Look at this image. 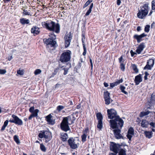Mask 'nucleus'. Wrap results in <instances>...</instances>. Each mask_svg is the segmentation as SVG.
Instances as JSON below:
<instances>
[{"label":"nucleus","instance_id":"1","mask_svg":"<svg viewBox=\"0 0 155 155\" xmlns=\"http://www.w3.org/2000/svg\"><path fill=\"white\" fill-rule=\"evenodd\" d=\"M109 122L110 127V129L111 130V128L114 129L113 132L116 139H123V137L120 133L124 124L123 120L120 116H117L116 118L110 120Z\"/></svg>","mask_w":155,"mask_h":155},{"label":"nucleus","instance_id":"2","mask_svg":"<svg viewBox=\"0 0 155 155\" xmlns=\"http://www.w3.org/2000/svg\"><path fill=\"white\" fill-rule=\"evenodd\" d=\"M42 26L50 31L55 32L59 33L60 31V25L58 23H55L51 20H48L46 21L41 22Z\"/></svg>","mask_w":155,"mask_h":155},{"label":"nucleus","instance_id":"3","mask_svg":"<svg viewBox=\"0 0 155 155\" xmlns=\"http://www.w3.org/2000/svg\"><path fill=\"white\" fill-rule=\"evenodd\" d=\"M50 38H45L43 39V42L45 44V46L49 52H51L52 51L54 50L56 48V41L54 40L56 36L53 33H50Z\"/></svg>","mask_w":155,"mask_h":155},{"label":"nucleus","instance_id":"4","mask_svg":"<svg viewBox=\"0 0 155 155\" xmlns=\"http://www.w3.org/2000/svg\"><path fill=\"white\" fill-rule=\"evenodd\" d=\"M149 3L147 2L140 6V9L138 11L137 14L138 18L143 19L147 15L149 9Z\"/></svg>","mask_w":155,"mask_h":155},{"label":"nucleus","instance_id":"5","mask_svg":"<svg viewBox=\"0 0 155 155\" xmlns=\"http://www.w3.org/2000/svg\"><path fill=\"white\" fill-rule=\"evenodd\" d=\"M38 137L40 138H44L45 139V142L46 143L50 141L52 137L51 132L45 130L40 131L38 134Z\"/></svg>","mask_w":155,"mask_h":155},{"label":"nucleus","instance_id":"6","mask_svg":"<svg viewBox=\"0 0 155 155\" xmlns=\"http://www.w3.org/2000/svg\"><path fill=\"white\" fill-rule=\"evenodd\" d=\"M71 51L67 50L64 51L61 54L59 60L62 63H66L69 61L71 59Z\"/></svg>","mask_w":155,"mask_h":155},{"label":"nucleus","instance_id":"7","mask_svg":"<svg viewBox=\"0 0 155 155\" xmlns=\"http://www.w3.org/2000/svg\"><path fill=\"white\" fill-rule=\"evenodd\" d=\"M69 125H70L68 124V122L63 118L60 124V127L62 130L67 132L70 130Z\"/></svg>","mask_w":155,"mask_h":155},{"label":"nucleus","instance_id":"8","mask_svg":"<svg viewBox=\"0 0 155 155\" xmlns=\"http://www.w3.org/2000/svg\"><path fill=\"white\" fill-rule=\"evenodd\" d=\"M107 111L108 118L111 120L116 118L117 116H119L117 115V111L113 109H108Z\"/></svg>","mask_w":155,"mask_h":155},{"label":"nucleus","instance_id":"9","mask_svg":"<svg viewBox=\"0 0 155 155\" xmlns=\"http://www.w3.org/2000/svg\"><path fill=\"white\" fill-rule=\"evenodd\" d=\"M29 111L31 113L28 118L29 120H31L32 118L34 117H37L38 116V113L39 111L38 109L35 110V107L34 106L30 107L29 109Z\"/></svg>","mask_w":155,"mask_h":155},{"label":"nucleus","instance_id":"10","mask_svg":"<svg viewBox=\"0 0 155 155\" xmlns=\"http://www.w3.org/2000/svg\"><path fill=\"white\" fill-rule=\"evenodd\" d=\"M13 119H10L9 121L11 123H15L18 125H22L23 124L22 121L17 116L12 114V116Z\"/></svg>","mask_w":155,"mask_h":155},{"label":"nucleus","instance_id":"11","mask_svg":"<svg viewBox=\"0 0 155 155\" xmlns=\"http://www.w3.org/2000/svg\"><path fill=\"white\" fill-rule=\"evenodd\" d=\"M97 119L98 120V124L97 125V128L100 130L103 127V117L102 114L100 113H98L96 115Z\"/></svg>","mask_w":155,"mask_h":155},{"label":"nucleus","instance_id":"12","mask_svg":"<svg viewBox=\"0 0 155 155\" xmlns=\"http://www.w3.org/2000/svg\"><path fill=\"white\" fill-rule=\"evenodd\" d=\"M120 145L119 144L113 142H111L110 145V150L116 154H117L120 150Z\"/></svg>","mask_w":155,"mask_h":155},{"label":"nucleus","instance_id":"13","mask_svg":"<svg viewBox=\"0 0 155 155\" xmlns=\"http://www.w3.org/2000/svg\"><path fill=\"white\" fill-rule=\"evenodd\" d=\"M77 115L75 114H73L67 117H64L63 118L68 122V124L70 125L74 123L76 119L75 116L77 117Z\"/></svg>","mask_w":155,"mask_h":155},{"label":"nucleus","instance_id":"14","mask_svg":"<svg viewBox=\"0 0 155 155\" xmlns=\"http://www.w3.org/2000/svg\"><path fill=\"white\" fill-rule=\"evenodd\" d=\"M64 38L65 41V47L67 48L69 46L72 39V35L71 32H70L68 34L65 35Z\"/></svg>","mask_w":155,"mask_h":155},{"label":"nucleus","instance_id":"15","mask_svg":"<svg viewBox=\"0 0 155 155\" xmlns=\"http://www.w3.org/2000/svg\"><path fill=\"white\" fill-rule=\"evenodd\" d=\"M124 56L122 55L120 58H118L119 63H120V70L124 71L125 70V66L126 64V61L124 59Z\"/></svg>","mask_w":155,"mask_h":155},{"label":"nucleus","instance_id":"16","mask_svg":"<svg viewBox=\"0 0 155 155\" xmlns=\"http://www.w3.org/2000/svg\"><path fill=\"white\" fill-rule=\"evenodd\" d=\"M110 93L108 91L104 92V97L105 101V104L107 105H108L112 100L111 99L110 97Z\"/></svg>","mask_w":155,"mask_h":155},{"label":"nucleus","instance_id":"17","mask_svg":"<svg viewBox=\"0 0 155 155\" xmlns=\"http://www.w3.org/2000/svg\"><path fill=\"white\" fill-rule=\"evenodd\" d=\"M147 35V34L143 33L140 35L135 34L133 36V38L134 39L137 40L138 43H140V42L143 40V38L146 37Z\"/></svg>","mask_w":155,"mask_h":155},{"label":"nucleus","instance_id":"18","mask_svg":"<svg viewBox=\"0 0 155 155\" xmlns=\"http://www.w3.org/2000/svg\"><path fill=\"white\" fill-rule=\"evenodd\" d=\"M31 32L33 36H36L40 33V28L36 25L33 26L31 29Z\"/></svg>","mask_w":155,"mask_h":155},{"label":"nucleus","instance_id":"19","mask_svg":"<svg viewBox=\"0 0 155 155\" xmlns=\"http://www.w3.org/2000/svg\"><path fill=\"white\" fill-rule=\"evenodd\" d=\"M74 140H75L73 137L70 138L68 140V145L72 149H75L77 147V144L75 143Z\"/></svg>","mask_w":155,"mask_h":155},{"label":"nucleus","instance_id":"20","mask_svg":"<svg viewBox=\"0 0 155 155\" xmlns=\"http://www.w3.org/2000/svg\"><path fill=\"white\" fill-rule=\"evenodd\" d=\"M145 47V44L144 42H142L140 43L137 47L136 51V52L138 54H140Z\"/></svg>","mask_w":155,"mask_h":155},{"label":"nucleus","instance_id":"21","mask_svg":"<svg viewBox=\"0 0 155 155\" xmlns=\"http://www.w3.org/2000/svg\"><path fill=\"white\" fill-rule=\"evenodd\" d=\"M134 130L132 127H130L128 129L127 131V137L130 140H131L132 135H134Z\"/></svg>","mask_w":155,"mask_h":155},{"label":"nucleus","instance_id":"22","mask_svg":"<svg viewBox=\"0 0 155 155\" xmlns=\"http://www.w3.org/2000/svg\"><path fill=\"white\" fill-rule=\"evenodd\" d=\"M52 116L51 114L45 117V120L48 122V124L51 125H53L55 123L54 120L52 119Z\"/></svg>","mask_w":155,"mask_h":155},{"label":"nucleus","instance_id":"23","mask_svg":"<svg viewBox=\"0 0 155 155\" xmlns=\"http://www.w3.org/2000/svg\"><path fill=\"white\" fill-rule=\"evenodd\" d=\"M141 76V74H139L135 76L134 81L136 85H138L142 81V78Z\"/></svg>","mask_w":155,"mask_h":155},{"label":"nucleus","instance_id":"24","mask_svg":"<svg viewBox=\"0 0 155 155\" xmlns=\"http://www.w3.org/2000/svg\"><path fill=\"white\" fill-rule=\"evenodd\" d=\"M61 139L63 142H65L67 141L68 138V134L66 133H62L61 134Z\"/></svg>","mask_w":155,"mask_h":155},{"label":"nucleus","instance_id":"25","mask_svg":"<svg viewBox=\"0 0 155 155\" xmlns=\"http://www.w3.org/2000/svg\"><path fill=\"white\" fill-rule=\"evenodd\" d=\"M29 22V20L25 18H21L20 19V22L22 25H24L25 24H28Z\"/></svg>","mask_w":155,"mask_h":155},{"label":"nucleus","instance_id":"26","mask_svg":"<svg viewBox=\"0 0 155 155\" xmlns=\"http://www.w3.org/2000/svg\"><path fill=\"white\" fill-rule=\"evenodd\" d=\"M144 133V134L147 138L150 139L152 137L153 133L151 131H145Z\"/></svg>","mask_w":155,"mask_h":155},{"label":"nucleus","instance_id":"27","mask_svg":"<svg viewBox=\"0 0 155 155\" xmlns=\"http://www.w3.org/2000/svg\"><path fill=\"white\" fill-rule=\"evenodd\" d=\"M63 67V66L61 67H57L56 68H55L54 72H53L51 75V77H54V76L60 70V68H62Z\"/></svg>","mask_w":155,"mask_h":155},{"label":"nucleus","instance_id":"28","mask_svg":"<svg viewBox=\"0 0 155 155\" xmlns=\"http://www.w3.org/2000/svg\"><path fill=\"white\" fill-rule=\"evenodd\" d=\"M131 66L132 67V69L134 70V73H137L139 72L138 69L137 68V66L135 64H132Z\"/></svg>","mask_w":155,"mask_h":155},{"label":"nucleus","instance_id":"29","mask_svg":"<svg viewBox=\"0 0 155 155\" xmlns=\"http://www.w3.org/2000/svg\"><path fill=\"white\" fill-rule=\"evenodd\" d=\"M150 112L148 110L146 112L143 111L140 113L139 114V117H142L145 116L149 114Z\"/></svg>","mask_w":155,"mask_h":155},{"label":"nucleus","instance_id":"30","mask_svg":"<svg viewBox=\"0 0 155 155\" xmlns=\"http://www.w3.org/2000/svg\"><path fill=\"white\" fill-rule=\"evenodd\" d=\"M148 125V121L145 120H143L142 121L141 126L143 127H147Z\"/></svg>","mask_w":155,"mask_h":155},{"label":"nucleus","instance_id":"31","mask_svg":"<svg viewBox=\"0 0 155 155\" xmlns=\"http://www.w3.org/2000/svg\"><path fill=\"white\" fill-rule=\"evenodd\" d=\"M93 6V3H91L90 6L88 10L87 11L85 15V16H87L89 15L92 11V9Z\"/></svg>","mask_w":155,"mask_h":155},{"label":"nucleus","instance_id":"32","mask_svg":"<svg viewBox=\"0 0 155 155\" xmlns=\"http://www.w3.org/2000/svg\"><path fill=\"white\" fill-rule=\"evenodd\" d=\"M125 149H120L118 152V155H127Z\"/></svg>","mask_w":155,"mask_h":155},{"label":"nucleus","instance_id":"33","mask_svg":"<svg viewBox=\"0 0 155 155\" xmlns=\"http://www.w3.org/2000/svg\"><path fill=\"white\" fill-rule=\"evenodd\" d=\"M8 122V120H6L4 123V124L2 126L1 129V131H2L4 130L5 129V127L7 126Z\"/></svg>","mask_w":155,"mask_h":155},{"label":"nucleus","instance_id":"34","mask_svg":"<svg viewBox=\"0 0 155 155\" xmlns=\"http://www.w3.org/2000/svg\"><path fill=\"white\" fill-rule=\"evenodd\" d=\"M126 87L124 86L120 85V89L121 90V92L124 93L125 94H128V93L125 91Z\"/></svg>","mask_w":155,"mask_h":155},{"label":"nucleus","instance_id":"35","mask_svg":"<svg viewBox=\"0 0 155 155\" xmlns=\"http://www.w3.org/2000/svg\"><path fill=\"white\" fill-rule=\"evenodd\" d=\"M147 63L151 66L152 65L153 66L154 63V60L152 59H149L147 61Z\"/></svg>","mask_w":155,"mask_h":155},{"label":"nucleus","instance_id":"36","mask_svg":"<svg viewBox=\"0 0 155 155\" xmlns=\"http://www.w3.org/2000/svg\"><path fill=\"white\" fill-rule=\"evenodd\" d=\"M13 139L14 140L17 144H18L20 143V141L19 140L18 137V136L17 135H15L14 136Z\"/></svg>","mask_w":155,"mask_h":155},{"label":"nucleus","instance_id":"37","mask_svg":"<svg viewBox=\"0 0 155 155\" xmlns=\"http://www.w3.org/2000/svg\"><path fill=\"white\" fill-rule=\"evenodd\" d=\"M85 33L83 32L81 35V41L82 42V45H85L84 41L85 40Z\"/></svg>","mask_w":155,"mask_h":155},{"label":"nucleus","instance_id":"38","mask_svg":"<svg viewBox=\"0 0 155 155\" xmlns=\"http://www.w3.org/2000/svg\"><path fill=\"white\" fill-rule=\"evenodd\" d=\"M40 148L41 150L44 152H45L46 150V149L45 146L42 144H40Z\"/></svg>","mask_w":155,"mask_h":155},{"label":"nucleus","instance_id":"39","mask_svg":"<svg viewBox=\"0 0 155 155\" xmlns=\"http://www.w3.org/2000/svg\"><path fill=\"white\" fill-rule=\"evenodd\" d=\"M153 66L148 64L147 63L146 65L143 68L144 70H151Z\"/></svg>","mask_w":155,"mask_h":155},{"label":"nucleus","instance_id":"40","mask_svg":"<svg viewBox=\"0 0 155 155\" xmlns=\"http://www.w3.org/2000/svg\"><path fill=\"white\" fill-rule=\"evenodd\" d=\"M87 135L85 134H83L81 136V141L83 142H84L86 140V138Z\"/></svg>","mask_w":155,"mask_h":155},{"label":"nucleus","instance_id":"41","mask_svg":"<svg viewBox=\"0 0 155 155\" xmlns=\"http://www.w3.org/2000/svg\"><path fill=\"white\" fill-rule=\"evenodd\" d=\"M92 1H93L92 0H88L87 1L83 6V8H84L87 7L92 2Z\"/></svg>","mask_w":155,"mask_h":155},{"label":"nucleus","instance_id":"42","mask_svg":"<svg viewBox=\"0 0 155 155\" xmlns=\"http://www.w3.org/2000/svg\"><path fill=\"white\" fill-rule=\"evenodd\" d=\"M151 9L155 10V0H153L151 2Z\"/></svg>","mask_w":155,"mask_h":155},{"label":"nucleus","instance_id":"43","mask_svg":"<svg viewBox=\"0 0 155 155\" xmlns=\"http://www.w3.org/2000/svg\"><path fill=\"white\" fill-rule=\"evenodd\" d=\"M64 108V107L62 105H59L57 107V110L59 112H60L61 110H63Z\"/></svg>","mask_w":155,"mask_h":155},{"label":"nucleus","instance_id":"44","mask_svg":"<svg viewBox=\"0 0 155 155\" xmlns=\"http://www.w3.org/2000/svg\"><path fill=\"white\" fill-rule=\"evenodd\" d=\"M123 81V80L122 78H121L120 80H117V81H116L115 82H114L115 86H117L120 83H122Z\"/></svg>","mask_w":155,"mask_h":155},{"label":"nucleus","instance_id":"45","mask_svg":"<svg viewBox=\"0 0 155 155\" xmlns=\"http://www.w3.org/2000/svg\"><path fill=\"white\" fill-rule=\"evenodd\" d=\"M150 26L149 25H146L144 28V31L148 33L150 31Z\"/></svg>","mask_w":155,"mask_h":155},{"label":"nucleus","instance_id":"46","mask_svg":"<svg viewBox=\"0 0 155 155\" xmlns=\"http://www.w3.org/2000/svg\"><path fill=\"white\" fill-rule=\"evenodd\" d=\"M89 132V130L88 127H86L84 130L83 131V134H85L86 135H87V134Z\"/></svg>","mask_w":155,"mask_h":155},{"label":"nucleus","instance_id":"47","mask_svg":"<svg viewBox=\"0 0 155 155\" xmlns=\"http://www.w3.org/2000/svg\"><path fill=\"white\" fill-rule=\"evenodd\" d=\"M41 71L40 69H38L35 71L34 74L35 75H37L41 73Z\"/></svg>","mask_w":155,"mask_h":155},{"label":"nucleus","instance_id":"48","mask_svg":"<svg viewBox=\"0 0 155 155\" xmlns=\"http://www.w3.org/2000/svg\"><path fill=\"white\" fill-rule=\"evenodd\" d=\"M145 76H144V78L145 80H146L148 79L147 76L149 75V74L148 73V72L146 71L145 73Z\"/></svg>","mask_w":155,"mask_h":155},{"label":"nucleus","instance_id":"49","mask_svg":"<svg viewBox=\"0 0 155 155\" xmlns=\"http://www.w3.org/2000/svg\"><path fill=\"white\" fill-rule=\"evenodd\" d=\"M17 73L20 75H23L24 74L23 70H18L17 71Z\"/></svg>","mask_w":155,"mask_h":155},{"label":"nucleus","instance_id":"50","mask_svg":"<svg viewBox=\"0 0 155 155\" xmlns=\"http://www.w3.org/2000/svg\"><path fill=\"white\" fill-rule=\"evenodd\" d=\"M83 49H84V52L83 53V55L84 56L86 55V49L85 47V45H83Z\"/></svg>","mask_w":155,"mask_h":155},{"label":"nucleus","instance_id":"51","mask_svg":"<svg viewBox=\"0 0 155 155\" xmlns=\"http://www.w3.org/2000/svg\"><path fill=\"white\" fill-rule=\"evenodd\" d=\"M23 13L26 15H30V12H28L27 10L24 9L23 10Z\"/></svg>","mask_w":155,"mask_h":155},{"label":"nucleus","instance_id":"52","mask_svg":"<svg viewBox=\"0 0 155 155\" xmlns=\"http://www.w3.org/2000/svg\"><path fill=\"white\" fill-rule=\"evenodd\" d=\"M6 71L5 69H0V74H4L6 73Z\"/></svg>","mask_w":155,"mask_h":155},{"label":"nucleus","instance_id":"53","mask_svg":"<svg viewBox=\"0 0 155 155\" xmlns=\"http://www.w3.org/2000/svg\"><path fill=\"white\" fill-rule=\"evenodd\" d=\"M130 53L131 54V56L132 57L134 56V55L137 54V53L136 52H134L132 50H131L130 51Z\"/></svg>","mask_w":155,"mask_h":155},{"label":"nucleus","instance_id":"54","mask_svg":"<svg viewBox=\"0 0 155 155\" xmlns=\"http://www.w3.org/2000/svg\"><path fill=\"white\" fill-rule=\"evenodd\" d=\"M89 58L90 62V63L91 64V69L92 70L93 67V63H92V60L91 57H89Z\"/></svg>","mask_w":155,"mask_h":155},{"label":"nucleus","instance_id":"55","mask_svg":"<svg viewBox=\"0 0 155 155\" xmlns=\"http://www.w3.org/2000/svg\"><path fill=\"white\" fill-rule=\"evenodd\" d=\"M62 70H64V74L65 75H66L68 72V69L65 68H63Z\"/></svg>","mask_w":155,"mask_h":155},{"label":"nucleus","instance_id":"56","mask_svg":"<svg viewBox=\"0 0 155 155\" xmlns=\"http://www.w3.org/2000/svg\"><path fill=\"white\" fill-rule=\"evenodd\" d=\"M73 22H76L77 21V15H75L74 16L73 18Z\"/></svg>","mask_w":155,"mask_h":155},{"label":"nucleus","instance_id":"57","mask_svg":"<svg viewBox=\"0 0 155 155\" xmlns=\"http://www.w3.org/2000/svg\"><path fill=\"white\" fill-rule=\"evenodd\" d=\"M80 61H81V63L80 62L79 63L78 66H79L80 67H81V63L82 62L83 63V62L82 61V59L81 58L80 59Z\"/></svg>","mask_w":155,"mask_h":155},{"label":"nucleus","instance_id":"58","mask_svg":"<svg viewBox=\"0 0 155 155\" xmlns=\"http://www.w3.org/2000/svg\"><path fill=\"white\" fill-rule=\"evenodd\" d=\"M150 124L153 127H155V123L151 122Z\"/></svg>","mask_w":155,"mask_h":155},{"label":"nucleus","instance_id":"59","mask_svg":"<svg viewBox=\"0 0 155 155\" xmlns=\"http://www.w3.org/2000/svg\"><path fill=\"white\" fill-rule=\"evenodd\" d=\"M110 87H111L112 88H113L115 86H116L114 82L111 83H110Z\"/></svg>","mask_w":155,"mask_h":155},{"label":"nucleus","instance_id":"60","mask_svg":"<svg viewBox=\"0 0 155 155\" xmlns=\"http://www.w3.org/2000/svg\"><path fill=\"white\" fill-rule=\"evenodd\" d=\"M141 30V27L140 26H138L137 27V31H139Z\"/></svg>","mask_w":155,"mask_h":155},{"label":"nucleus","instance_id":"61","mask_svg":"<svg viewBox=\"0 0 155 155\" xmlns=\"http://www.w3.org/2000/svg\"><path fill=\"white\" fill-rule=\"evenodd\" d=\"M120 0H117V4L118 5H119L121 3Z\"/></svg>","mask_w":155,"mask_h":155},{"label":"nucleus","instance_id":"62","mask_svg":"<svg viewBox=\"0 0 155 155\" xmlns=\"http://www.w3.org/2000/svg\"><path fill=\"white\" fill-rule=\"evenodd\" d=\"M104 84L105 87H107L108 86V84L105 82L104 83Z\"/></svg>","mask_w":155,"mask_h":155},{"label":"nucleus","instance_id":"63","mask_svg":"<svg viewBox=\"0 0 155 155\" xmlns=\"http://www.w3.org/2000/svg\"><path fill=\"white\" fill-rule=\"evenodd\" d=\"M153 12V11H152V10L151 9L150 11V12L149 13V14L148 15L149 16H150L151 14H152V13Z\"/></svg>","mask_w":155,"mask_h":155},{"label":"nucleus","instance_id":"64","mask_svg":"<svg viewBox=\"0 0 155 155\" xmlns=\"http://www.w3.org/2000/svg\"><path fill=\"white\" fill-rule=\"evenodd\" d=\"M115 153H110L109 155H117Z\"/></svg>","mask_w":155,"mask_h":155}]
</instances>
